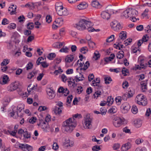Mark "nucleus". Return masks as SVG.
Listing matches in <instances>:
<instances>
[{
	"label": "nucleus",
	"mask_w": 151,
	"mask_h": 151,
	"mask_svg": "<svg viewBox=\"0 0 151 151\" xmlns=\"http://www.w3.org/2000/svg\"><path fill=\"white\" fill-rule=\"evenodd\" d=\"M75 122L73 121V119L70 118L64 122L62 129L68 133L71 132L76 126Z\"/></svg>",
	"instance_id": "obj_1"
},
{
	"label": "nucleus",
	"mask_w": 151,
	"mask_h": 151,
	"mask_svg": "<svg viewBox=\"0 0 151 151\" xmlns=\"http://www.w3.org/2000/svg\"><path fill=\"white\" fill-rule=\"evenodd\" d=\"M24 105L21 104L18 105L17 108L16 107H14L12 111L9 113L10 116L15 118L18 116L22 117V115L21 114L19 115L18 112H20L22 110L24 109Z\"/></svg>",
	"instance_id": "obj_2"
},
{
	"label": "nucleus",
	"mask_w": 151,
	"mask_h": 151,
	"mask_svg": "<svg viewBox=\"0 0 151 151\" xmlns=\"http://www.w3.org/2000/svg\"><path fill=\"white\" fill-rule=\"evenodd\" d=\"M135 101L138 104L143 106H146L147 104V99L142 94L138 95L135 99Z\"/></svg>",
	"instance_id": "obj_3"
},
{
	"label": "nucleus",
	"mask_w": 151,
	"mask_h": 151,
	"mask_svg": "<svg viewBox=\"0 0 151 151\" xmlns=\"http://www.w3.org/2000/svg\"><path fill=\"white\" fill-rule=\"evenodd\" d=\"M55 9L58 14L60 16H67L68 14L67 9L62 5L59 6L58 4H56Z\"/></svg>",
	"instance_id": "obj_4"
},
{
	"label": "nucleus",
	"mask_w": 151,
	"mask_h": 151,
	"mask_svg": "<svg viewBox=\"0 0 151 151\" xmlns=\"http://www.w3.org/2000/svg\"><path fill=\"white\" fill-rule=\"evenodd\" d=\"M86 20L85 19H81L78 24H75V27L79 30H83L86 29L85 26Z\"/></svg>",
	"instance_id": "obj_5"
},
{
	"label": "nucleus",
	"mask_w": 151,
	"mask_h": 151,
	"mask_svg": "<svg viewBox=\"0 0 151 151\" xmlns=\"http://www.w3.org/2000/svg\"><path fill=\"white\" fill-rule=\"evenodd\" d=\"M18 83L16 81L12 83L7 87V89L9 92H12L18 88Z\"/></svg>",
	"instance_id": "obj_6"
},
{
	"label": "nucleus",
	"mask_w": 151,
	"mask_h": 151,
	"mask_svg": "<svg viewBox=\"0 0 151 151\" xmlns=\"http://www.w3.org/2000/svg\"><path fill=\"white\" fill-rule=\"evenodd\" d=\"M124 122V121L121 118L116 117L113 120V124L115 127H118L123 124Z\"/></svg>",
	"instance_id": "obj_7"
},
{
	"label": "nucleus",
	"mask_w": 151,
	"mask_h": 151,
	"mask_svg": "<svg viewBox=\"0 0 151 151\" xmlns=\"http://www.w3.org/2000/svg\"><path fill=\"white\" fill-rule=\"evenodd\" d=\"M112 28L115 31H118L122 28L120 23L116 21H114L111 23Z\"/></svg>",
	"instance_id": "obj_8"
},
{
	"label": "nucleus",
	"mask_w": 151,
	"mask_h": 151,
	"mask_svg": "<svg viewBox=\"0 0 151 151\" xmlns=\"http://www.w3.org/2000/svg\"><path fill=\"white\" fill-rule=\"evenodd\" d=\"M18 147L19 148L24 151L27 150L28 151H32V147L31 146L25 143H19Z\"/></svg>",
	"instance_id": "obj_9"
},
{
	"label": "nucleus",
	"mask_w": 151,
	"mask_h": 151,
	"mask_svg": "<svg viewBox=\"0 0 151 151\" xmlns=\"http://www.w3.org/2000/svg\"><path fill=\"white\" fill-rule=\"evenodd\" d=\"M91 119L87 118L86 119L85 122L83 124L84 127L85 129H91L92 128L91 124Z\"/></svg>",
	"instance_id": "obj_10"
},
{
	"label": "nucleus",
	"mask_w": 151,
	"mask_h": 151,
	"mask_svg": "<svg viewBox=\"0 0 151 151\" xmlns=\"http://www.w3.org/2000/svg\"><path fill=\"white\" fill-rule=\"evenodd\" d=\"M46 91L48 95V98L49 99H52L55 97V92L52 90L48 88L47 89Z\"/></svg>",
	"instance_id": "obj_11"
},
{
	"label": "nucleus",
	"mask_w": 151,
	"mask_h": 151,
	"mask_svg": "<svg viewBox=\"0 0 151 151\" xmlns=\"http://www.w3.org/2000/svg\"><path fill=\"white\" fill-rule=\"evenodd\" d=\"M93 24L90 21L86 20L85 26H86V28L88 30L89 32H91L94 31L95 29L92 27Z\"/></svg>",
	"instance_id": "obj_12"
},
{
	"label": "nucleus",
	"mask_w": 151,
	"mask_h": 151,
	"mask_svg": "<svg viewBox=\"0 0 151 151\" xmlns=\"http://www.w3.org/2000/svg\"><path fill=\"white\" fill-rule=\"evenodd\" d=\"M144 59H141L140 62L139 63V65H136V69L141 70L142 69H145L147 67V64H145L143 63Z\"/></svg>",
	"instance_id": "obj_13"
},
{
	"label": "nucleus",
	"mask_w": 151,
	"mask_h": 151,
	"mask_svg": "<svg viewBox=\"0 0 151 151\" xmlns=\"http://www.w3.org/2000/svg\"><path fill=\"white\" fill-rule=\"evenodd\" d=\"M148 80H146L145 81H141L140 83L141 86V88L143 92H145L147 89V82Z\"/></svg>",
	"instance_id": "obj_14"
},
{
	"label": "nucleus",
	"mask_w": 151,
	"mask_h": 151,
	"mask_svg": "<svg viewBox=\"0 0 151 151\" xmlns=\"http://www.w3.org/2000/svg\"><path fill=\"white\" fill-rule=\"evenodd\" d=\"M17 7V6H14L13 4L11 5L9 7L8 10L9 11H11L10 13V14L11 15L16 14H17V12H16Z\"/></svg>",
	"instance_id": "obj_15"
},
{
	"label": "nucleus",
	"mask_w": 151,
	"mask_h": 151,
	"mask_svg": "<svg viewBox=\"0 0 151 151\" xmlns=\"http://www.w3.org/2000/svg\"><path fill=\"white\" fill-rule=\"evenodd\" d=\"M129 12H130L129 8L127 9L121 14V17L122 18H128L129 17H130V15L129 14Z\"/></svg>",
	"instance_id": "obj_16"
},
{
	"label": "nucleus",
	"mask_w": 151,
	"mask_h": 151,
	"mask_svg": "<svg viewBox=\"0 0 151 151\" xmlns=\"http://www.w3.org/2000/svg\"><path fill=\"white\" fill-rule=\"evenodd\" d=\"M101 17L104 19H109L110 17V14L107 11L103 12L101 14Z\"/></svg>",
	"instance_id": "obj_17"
},
{
	"label": "nucleus",
	"mask_w": 151,
	"mask_h": 151,
	"mask_svg": "<svg viewBox=\"0 0 151 151\" xmlns=\"http://www.w3.org/2000/svg\"><path fill=\"white\" fill-rule=\"evenodd\" d=\"M133 93H131V91H129L128 93L124 94L122 97V99L124 101L127 100V98H130L133 96Z\"/></svg>",
	"instance_id": "obj_18"
},
{
	"label": "nucleus",
	"mask_w": 151,
	"mask_h": 151,
	"mask_svg": "<svg viewBox=\"0 0 151 151\" xmlns=\"http://www.w3.org/2000/svg\"><path fill=\"white\" fill-rule=\"evenodd\" d=\"M131 147V144L129 142H128L123 145L122 148V151H127Z\"/></svg>",
	"instance_id": "obj_19"
},
{
	"label": "nucleus",
	"mask_w": 151,
	"mask_h": 151,
	"mask_svg": "<svg viewBox=\"0 0 151 151\" xmlns=\"http://www.w3.org/2000/svg\"><path fill=\"white\" fill-rule=\"evenodd\" d=\"M121 107L125 111V112H127L130 108L129 104L127 103H124L122 104Z\"/></svg>",
	"instance_id": "obj_20"
},
{
	"label": "nucleus",
	"mask_w": 151,
	"mask_h": 151,
	"mask_svg": "<svg viewBox=\"0 0 151 151\" xmlns=\"http://www.w3.org/2000/svg\"><path fill=\"white\" fill-rule=\"evenodd\" d=\"M9 77L7 76H4L2 78V81H0V83L2 85L8 83L9 81Z\"/></svg>",
	"instance_id": "obj_21"
},
{
	"label": "nucleus",
	"mask_w": 151,
	"mask_h": 151,
	"mask_svg": "<svg viewBox=\"0 0 151 151\" xmlns=\"http://www.w3.org/2000/svg\"><path fill=\"white\" fill-rule=\"evenodd\" d=\"M88 4L86 2H82L80 3L77 6L78 9L79 10H82L88 7Z\"/></svg>",
	"instance_id": "obj_22"
},
{
	"label": "nucleus",
	"mask_w": 151,
	"mask_h": 151,
	"mask_svg": "<svg viewBox=\"0 0 151 151\" xmlns=\"http://www.w3.org/2000/svg\"><path fill=\"white\" fill-rule=\"evenodd\" d=\"M91 4L93 7L97 8H100L101 7V5L97 1H93Z\"/></svg>",
	"instance_id": "obj_23"
},
{
	"label": "nucleus",
	"mask_w": 151,
	"mask_h": 151,
	"mask_svg": "<svg viewBox=\"0 0 151 151\" xmlns=\"http://www.w3.org/2000/svg\"><path fill=\"white\" fill-rule=\"evenodd\" d=\"M37 73V70H34L28 74L27 78L29 79H31L35 76Z\"/></svg>",
	"instance_id": "obj_24"
},
{
	"label": "nucleus",
	"mask_w": 151,
	"mask_h": 151,
	"mask_svg": "<svg viewBox=\"0 0 151 151\" xmlns=\"http://www.w3.org/2000/svg\"><path fill=\"white\" fill-rule=\"evenodd\" d=\"M129 12H131L132 14H131L130 17H136L137 16L138 14V12L135 9L131 8H129Z\"/></svg>",
	"instance_id": "obj_25"
},
{
	"label": "nucleus",
	"mask_w": 151,
	"mask_h": 151,
	"mask_svg": "<svg viewBox=\"0 0 151 151\" xmlns=\"http://www.w3.org/2000/svg\"><path fill=\"white\" fill-rule=\"evenodd\" d=\"M120 39L124 40L127 37V33L126 32L122 31L119 34Z\"/></svg>",
	"instance_id": "obj_26"
},
{
	"label": "nucleus",
	"mask_w": 151,
	"mask_h": 151,
	"mask_svg": "<svg viewBox=\"0 0 151 151\" xmlns=\"http://www.w3.org/2000/svg\"><path fill=\"white\" fill-rule=\"evenodd\" d=\"M107 11L108 12V13L110 14H114V11H115V7L110 6H109L107 7Z\"/></svg>",
	"instance_id": "obj_27"
},
{
	"label": "nucleus",
	"mask_w": 151,
	"mask_h": 151,
	"mask_svg": "<svg viewBox=\"0 0 151 151\" xmlns=\"http://www.w3.org/2000/svg\"><path fill=\"white\" fill-rule=\"evenodd\" d=\"M55 113L57 115H60L62 112V110L60 107L55 106L54 110Z\"/></svg>",
	"instance_id": "obj_28"
},
{
	"label": "nucleus",
	"mask_w": 151,
	"mask_h": 151,
	"mask_svg": "<svg viewBox=\"0 0 151 151\" xmlns=\"http://www.w3.org/2000/svg\"><path fill=\"white\" fill-rule=\"evenodd\" d=\"M124 52L123 51H121L118 52L116 55V57L117 58L121 59L124 57Z\"/></svg>",
	"instance_id": "obj_29"
},
{
	"label": "nucleus",
	"mask_w": 151,
	"mask_h": 151,
	"mask_svg": "<svg viewBox=\"0 0 151 151\" xmlns=\"http://www.w3.org/2000/svg\"><path fill=\"white\" fill-rule=\"evenodd\" d=\"M134 124L136 127L139 128L142 125V122L140 119H137L134 121Z\"/></svg>",
	"instance_id": "obj_30"
},
{
	"label": "nucleus",
	"mask_w": 151,
	"mask_h": 151,
	"mask_svg": "<svg viewBox=\"0 0 151 151\" xmlns=\"http://www.w3.org/2000/svg\"><path fill=\"white\" fill-rule=\"evenodd\" d=\"M107 102L108 103V106H110L113 104L114 102L113 98H112L111 96L108 97L107 98Z\"/></svg>",
	"instance_id": "obj_31"
},
{
	"label": "nucleus",
	"mask_w": 151,
	"mask_h": 151,
	"mask_svg": "<svg viewBox=\"0 0 151 151\" xmlns=\"http://www.w3.org/2000/svg\"><path fill=\"white\" fill-rule=\"evenodd\" d=\"M89 66V63L88 61H87L86 62L84 65V67H81L80 69V70H83L84 71L86 70Z\"/></svg>",
	"instance_id": "obj_32"
},
{
	"label": "nucleus",
	"mask_w": 151,
	"mask_h": 151,
	"mask_svg": "<svg viewBox=\"0 0 151 151\" xmlns=\"http://www.w3.org/2000/svg\"><path fill=\"white\" fill-rule=\"evenodd\" d=\"M93 82H96L95 80H94L92 81V84L93 86L95 87V88L98 90H102V87L101 86H100L99 84H95V83H93Z\"/></svg>",
	"instance_id": "obj_33"
},
{
	"label": "nucleus",
	"mask_w": 151,
	"mask_h": 151,
	"mask_svg": "<svg viewBox=\"0 0 151 151\" xmlns=\"http://www.w3.org/2000/svg\"><path fill=\"white\" fill-rule=\"evenodd\" d=\"M117 111V108L115 106H113L109 110L108 112L110 113H114Z\"/></svg>",
	"instance_id": "obj_34"
},
{
	"label": "nucleus",
	"mask_w": 151,
	"mask_h": 151,
	"mask_svg": "<svg viewBox=\"0 0 151 151\" xmlns=\"http://www.w3.org/2000/svg\"><path fill=\"white\" fill-rule=\"evenodd\" d=\"M72 99L73 96L72 95L68 96L67 98L66 103H68V104H66V105L67 106H70V105H69V104L71 103Z\"/></svg>",
	"instance_id": "obj_35"
},
{
	"label": "nucleus",
	"mask_w": 151,
	"mask_h": 151,
	"mask_svg": "<svg viewBox=\"0 0 151 151\" xmlns=\"http://www.w3.org/2000/svg\"><path fill=\"white\" fill-rule=\"evenodd\" d=\"M88 51V49L86 47H82L80 49V51L84 54H86Z\"/></svg>",
	"instance_id": "obj_36"
},
{
	"label": "nucleus",
	"mask_w": 151,
	"mask_h": 151,
	"mask_svg": "<svg viewBox=\"0 0 151 151\" xmlns=\"http://www.w3.org/2000/svg\"><path fill=\"white\" fill-rule=\"evenodd\" d=\"M138 110L137 106L134 105H133L132 108V111L134 114H137L138 112Z\"/></svg>",
	"instance_id": "obj_37"
},
{
	"label": "nucleus",
	"mask_w": 151,
	"mask_h": 151,
	"mask_svg": "<svg viewBox=\"0 0 151 151\" xmlns=\"http://www.w3.org/2000/svg\"><path fill=\"white\" fill-rule=\"evenodd\" d=\"M101 94V92L100 90L96 91L94 94L93 96H94V98H97Z\"/></svg>",
	"instance_id": "obj_38"
},
{
	"label": "nucleus",
	"mask_w": 151,
	"mask_h": 151,
	"mask_svg": "<svg viewBox=\"0 0 151 151\" xmlns=\"http://www.w3.org/2000/svg\"><path fill=\"white\" fill-rule=\"evenodd\" d=\"M100 57L99 53L98 51H96L94 53V55L93 56V58H94L95 60H98Z\"/></svg>",
	"instance_id": "obj_39"
},
{
	"label": "nucleus",
	"mask_w": 151,
	"mask_h": 151,
	"mask_svg": "<svg viewBox=\"0 0 151 151\" xmlns=\"http://www.w3.org/2000/svg\"><path fill=\"white\" fill-rule=\"evenodd\" d=\"M80 74L81 76V78H80V77H78V76H76L75 77L76 81V82H78L80 81H82L83 80V79L82 78H84L83 75L81 74V73H80Z\"/></svg>",
	"instance_id": "obj_40"
},
{
	"label": "nucleus",
	"mask_w": 151,
	"mask_h": 151,
	"mask_svg": "<svg viewBox=\"0 0 151 151\" xmlns=\"http://www.w3.org/2000/svg\"><path fill=\"white\" fill-rule=\"evenodd\" d=\"M56 56V54L54 53H49L47 57V58L50 60H52L53 58Z\"/></svg>",
	"instance_id": "obj_41"
},
{
	"label": "nucleus",
	"mask_w": 151,
	"mask_h": 151,
	"mask_svg": "<svg viewBox=\"0 0 151 151\" xmlns=\"http://www.w3.org/2000/svg\"><path fill=\"white\" fill-rule=\"evenodd\" d=\"M9 62V60L5 59L3 60V62L1 63V65L2 66H6Z\"/></svg>",
	"instance_id": "obj_42"
},
{
	"label": "nucleus",
	"mask_w": 151,
	"mask_h": 151,
	"mask_svg": "<svg viewBox=\"0 0 151 151\" xmlns=\"http://www.w3.org/2000/svg\"><path fill=\"white\" fill-rule=\"evenodd\" d=\"M24 137L27 139H28L31 137V135L30 133L29 134L27 131V129H25V131L23 133Z\"/></svg>",
	"instance_id": "obj_43"
},
{
	"label": "nucleus",
	"mask_w": 151,
	"mask_h": 151,
	"mask_svg": "<svg viewBox=\"0 0 151 151\" xmlns=\"http://www.w3.org/2000/svg\"><path fill=\"white\" fill-rule=\"evenodd\" d=\"M93 151H99L101 150V148L97 145L93 146L92 148Z\"/></svg>",
	"instance_id": "obj_44"
},
{
	"label": "nucleus",
	"mask_w": 151,
	"mask_h": 151,
	"mask_svg": "<svg viewBox=\"0 0 151 151\" xmlns=\"http://www.w3.org/2000/svg\"><path fill=\"white\" fill-rule=\"evenodd\" d=\"M114 35H112L106 40V42H110L113 41L114 39Z\"/></svg>",
	"instance_id": "obj_45"
},
{
	"label": "nucleus",
	"mask_w": 151,
	"mask_h": 151,
	"mask_svg": "<svg viewBox=\"0 0 151 151\" xmlns=\"http://www.w3.org/2000/svg\"><path fill=\"white\" fill-rule=\"evenodd\" d=\"M74 57L73 56H71L70 57H67L65 59V61L67 62L70 63L73 60Z\"/></svg>",
	"instance_id": "obj_46"
},
{
	"label": "nucleus",
	"mask_w": 151,
	"mask_h": 151,
	"mask_svg": "<svg viewBox=\"0 0 151 151\" xmlns=\"http://www.w3.org/2000/svg\"><path fill=\"white\" fill-rule=\"evenodd\" d=\"M69 49L66 47H64V46L59 51L60 52H63L65 53H67L68 52Z\"/></svg>",
	"instance_id": "obj_47"
},
{
	"label": "nucleus",
	"mask_w": 151,
	"mask_h": 151,
	"mask_svg": "<svg viewBox=\"0 0 151 151\" xmlns=\"http://www.w3.org/2000/svg\"><path fill=\"white\" fill-rule=\"evenodd\" d=\"M31 85L32 84H30L28 86L27 89L29 93L32 90H35V89H36V88H35V86L33 85V86H32V87H31Z\"/></svg>",
	"instance_id": "obj_48"
},
{
	"label": "nucleus",
	"mask_w": 151,
	"mask_h": 151,
	"mask_svg": "<svg viewBox=\"0 0 151 151\" xmlns=\"http://www.w3.org/2000/svg\"><path fill=\"white\" fill-rule=\"evenodd\" d=\"M105 83L106 84H109L112 81V79L110 77H106L104 78Z\"/></svg>",
	"instance_id": "obj_49"
},
{
	"label": "nucleus",
	"mask_w": 151,
	"mask_h": 151,
	"mask_svg": "<svg viewBox=\"0 0 151 151\" xmlns=\"http://www.w3.org/2000/svg\"><path fill=\"white\" fill-rule=\"evenodd\" d=\"M34 27V24L33 23H28L27 25V28L29 29H32Z\"/></svg>",
	"instance_id": "obj_50"
},
{
	"label": "nucleus",
	"mask_w": 151,
	"mask_h": 151,
	"mask_svg": "<svg viewBox=\"0 0 151 151\" xmlns=\"http://www.w3.org/2000/svg\"><path fill=\"white\" fill-rule=\"evenodd\" d=\"M88 44L89 47L91 48H93L95 45V43L91 40L88 42Z\"/></svg>",
	"instance_id": "obj_51"
},
{
	"label": "nucleus",
	"mask_w": 151,
	"mask_h": 151,
	"mask_svg": "<svg viewBox=\"0 0 151 151\" xmlns=\"http://www.w3.org/2000/svg\"><path fill=\"white\" fill-rule=\"evenodd\" d=\"M9 23V21L6 18H4L2 21L1 24L2 25H6Z\"/></svg>",
	"instance_id": "obj_52"
},
{
	"label": "nucleus",
	"mask_w": 151,
	"mask_h": 151,
	"mask_svg": "<svg viewBox=\"0 0 151 151\" xmlns=\"http://www.w3.org/2000/svg\"><path fill=\"white\" fill-rule=\"evenodd\" d=\"M115 101L117 104L119 105L121 103L122 100V97L121 96H118L115 98Z\"/></svg>",
	"instance_id": "obj_53"
},
{
	"label": "nucleus",
	"mask_w": 151,
	"mask_h": 151,
	"mask_svg": "<svg viewBox=\"0 0 151 151\" xmlns=\"http://www.w3.org/2000/svg\"><path fill=\"white\" fill-rule=\"evenodd\" d=\"M63 72V70L61 69L60 67H58V69L56 70L54 72V73L56 75H58V74H60L61 73Z\"/></svg>",
	"instance_id": "obj_54"
},
{
	"label": "nucleus",
	"mask_w": 151,
	"mask_h": 151,
	"mask_svg": "<svg viewBox=\"0 0 151 151\" xmlns=\"http://www.w3.org/2000/svg\"><path fill=\"white\" fill-rule=\"evenodd\" d=\"M145 30L147 33L151 31V24L149 25L146 27Z\"/></svg>",
	"instance_id": "obj_55"
},
{
	"label": "nucleus",
	"mask_w": 151,
	"mask_h": 151,
	"mask_svg": "<svg viewBox=\"0 0 151 151\" xmlns=\"http://www.w3.org/2000/svg\"><path fill=\"white\" fill-rule=\"evenodd\" d=\"M148 36L147 35H145L143 36L142 39H141L143 42H145L147 41L148 39Z\"/></svg>",
	"instance_id": "obj_56"
},
{
	"label": "nucleus",
	"mask_w": 151,
	"mask_h": 151,
	"mask_svg": "<svg viewBox=\"0 0 151 151\" xmlns=\"http://www.w3.org/2000/svg\"><path fill=\"white\" fill-rule=\"evenodd\" d=\"M83 91V89L82 87L80 86L78 87V88L77 89V93L80 94Z\"/></svg>",
	"instance_id": "obj_57"
},
{
	"label": "nucleus",
	"mask_w": 151,
	"mask_h": 151,
	"mask_svg": "<svg viewBox=\"0 0 151 151\" xmlns=\"http://www.w3.org/2000/svg\"><path fill=\"white\" fill-rule=\"evenodd\" d=\"M46 22L48 23H50L52 21L51 16L50 15H47L46 17Z\"/></svg>",
	"instance_id": "obj_58"
},
{
	"label": "nucleus",
	"mask_w": 151,
	"mask_h": 151,
	"mask_svg": "<svg viewBox=\"0 0 151 151\" xmlns=\"http://www.w3.org/2000/svg\"><path fill=\"white\" fill-rule=\"evenodd\" d=\"M16 27V25L15 24L12 23L8 26V27L10 29H14Z\"/></svg>",
	"instance_id": "obj_59"
},
{
	"label": "nucleus",
	"mask_w": 151,
	"mask_h": 151,
	"mask_svg": "<svg viewBox=\"0 0 151 151\" xmlns=\"http://www.w3.org/2000/svg\"><path fill=\"white\" fill-rule=\"evenodd\" d=\"M137 29L138 31H141L143 29V26L142 25H139L137 26Z\"/></svg>",
	"instance_id": "obj_60"
},
{
	"label": "nucleus",
	"mask_w": 151,
	"mask_h": 151,
	"mask_svg": "<svg viewBox=\"0 0 151 151\" xmlns=\"http://www.w3.org/2000/svg\"><path fill=\"white\" fill-rule=\"evenodd\" d=\"M32 7L34 8H35V7L38 8L39 6H40L41 5V4L40 3H37L35 4L32 3Z\"/></svg>",
	"instance_id": "obj_61"
},
{
	"label": "nucleus",
	"mask_w": 151,
	"mask_h": 151,
	"mask_svg": "<svg viewBox=\"0 0 151 151\" xmlns=\"http://www.w3.org/2000/svg\"><path fill=\"white\" fill-rule=\"evenodd\" d=\"M120 146V144H119L117 143L114 144V145L113 147L114 150H116L119 148Z\"/></svg>",
	"instance_id": "obj_62"
},
{
	"label": "nucleus",
	"mask_w": 151,
	"mask_h": 151,
	"mask_svg": "<svg viewBox=\"0 0 151 151\" xmlns=\"http://www.w3.org/2000/svg\"><path fill=\"white\" fill-rule=\"evenodd\" d=\"M34 39V36L32 35L29 36L27 38V41L28 42H31Z\"/></svg>",
	"instance_id": "obj_63"
},
{
	"label": "nucleus",
	"mask_w": 151,
	"mask_h": 151,
	"mask_svg": "<svg viewBox=\"0 0 151 151\" xmlns=\"http://www.w3.org/2000/svg\"><path fill=\"white\" fill-rule=\"evenodd\" d=\"M94 76L93 73L90 74L88 76V80L89 81H91L94 78Z\"/></svg>",
	"instance_id": "obj_64"
}]
</instances>
